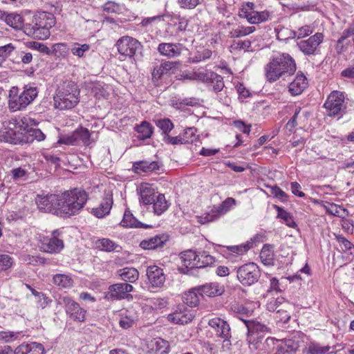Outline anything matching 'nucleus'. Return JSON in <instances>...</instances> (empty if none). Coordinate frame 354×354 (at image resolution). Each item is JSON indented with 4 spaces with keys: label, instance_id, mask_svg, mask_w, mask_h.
Instances as JSON below:
<instances>
[{
    "label": "nucleus",
    "instance_id": "412c9836",
    "mask_svg": "<svg viewBox=\"0 0 354 354\" xmlns=\"http://www.w3.org/2000/svg\"><path fill=\"white\" fill-rule=\"evenodd\" d=\"M133 287L127 283H118L111 285L109 288L111 298L120 300L127 298L129 293L133 291Z\"/></svg>",
    "mask_w": 354,
    "mask_h": 354
},
{
    "label": "nucleus",
    "instance_id": "338daca9",
    "mask_svg": "<svg viewBox=\"0 0 354 354\" xmlns=\"http://www.w3.org/2000/svg\"><path fill=\"white\" fill-rule=\"evenodd\" d=\"M52 53H54L55 56L57 57H66L68 54V48L65 44L64 43H58L55 44L53 46V50H51Z\"/></svg>",
    "mask_w": 354,
    "mask_h": 354
},
{
    "label": "nucleus",
    "instance_id": "4468645a",
    "mask_svg": "<svg viewBox=\"0 0 354 354\" xmlns=\"http://www.w3.org/2000/svg\"><path fill=\"white\" fill-rule=\"evenodd\" d=\"M29 118H23L20 130H23V145L32 143L34 140L42 141L46 138L45 134L39 129L28 127Z\"/></svg>",
    "mask_w": 354,
    "mask_h": 354
},
{
    "label": "nucleus",
    "instance_id": "7c9ffc66",
    "mask_svg": "<svg viewBox=\"0 0 354 354\" xmlns=\"http://www.w3.org/2000/svg\"><path fill=\"white\" fill-rule=\"evenodd\" d=\"M352 37L354 44V24L344 30L338 39L335 49L338 53L344 52L349 44L348 37Z\"/></svg>",
    "mask_w": 354,
    "mask_h": 354
},
{
    "label": "nucleus",
    "instance_id": "4c0bfd02",
    "mask_svg": "<svg viewBox=\"0 0 354 354\" xmlns=\"http://www.w3.org/2000/svg\"><path fill=\"white\" fill-rule=\"evenodd\" d=\"M21 92L27 106L34 102L39 93L38 88L32 84L25 85Z\"/></svg>",
    "mask_w": 354,
    "mask_h": 354
},
{
    "label": "nucleus",
    "instance_id": "6e6d98bb",
    "mask_svg": "<svg viewBox=\"0 0 354 354\" xmlns=\"http://www.w3.org/2000/svg\"><path fill=\"white\" fill-rule=\"evenodd\" d=\"M95 245L98 249L105 252H112L118 246L115 242L106 238L97 240Z\"/></svg>",
    "mask_w": 354,
    "mask_h": 354
},
{
    "label": "nucleus",
    "instance_id": "f704fd0d",
    "mask_svg": "<svg viewBox=\"0 0 354 354\" xmlns=\"http://www.w3.org/2000/svg\"><path fill=\"white\" fill-rule=\"evenodd\" d=\"M120 225L126 227H143L148 228L150 225H145L138 221L128 209H126L124 214L123 219Z\"/></svg>",
    "mask_w": 354,
    "mask_h": 354
},
{
    "label": "nucleus",
    "instance_id": "49530a36",
    "mask_svg": "<svg viewBox=\"0 0 354 354\" xmlns=\"http://www.w3.org/2000/svg\"><path fill=\"white\" fill-rule=\"evenodd\" d=\"M135 130L138 133V138L140 140H146L151 136L153 127L149 122L143 121L135 127Z\"/></svg>",
    "mask_w": 354,
    "mask_h": 354
},
{
    "label": "nucleus",
    "instance_id": "09e8293b",
    "mask_svg": "<svg viewBox=\"0 0 354 354\" xmlns=\"http://www.w3.org/2000/svg\"><path fill=\"white\" fill-rule=\"evenodd\" d=\"M4 21L7 25L15 29L24 28V19L20 15L16 13L6 15Z\"/></svg>",
    "mask_w": 354,
    "mask_h": 354
},
{
    "label": "nucleus",
    "instance_id": "4be33fe9",
    "mask_svg": "<svg viewBox=\"0 0 354 354\" xmlns=\"http://www.w3.org/2000/svg\"><path fill=\"white\" fill-rule=\"evenodd\" d=\"M236 204L234 198L229 197L227 198L218 207L212 209L213 214H207L203 219V223H209L214 221L219 215L225 214L228 212L230 208Z\"/></svg>",
    "mask_w": 354,
    "mask_h": 354
},
{
    "label": "nucleus",
    "instance_id": "de8ad7c7",
    "mask_svg": "<svg viewBox=\"0 0 354 354\" xmlns=\"http://www.w3.org/2000/svg\"><path fill=\"white\" fill-rule=\"evenodd\" d=\"M274 208L277 211V218L282 219L286 225L290 227L295 228L297 227V224L290 213L277 205H274Z\"/></svg>",
    "mask_w": 354,
    "mask_h": 354
},
{
    "label": "nucleus",
    "instance_id": "6ab92c4d",
    "mask_svg": "<svg viewBox=\"0 0 354 354\" xmlns=\"http://www.w3.org/2000/svg\"><path fill=\"white\" fill-rule=\"evenodd\" d=\"M183 45L180 43H160L158 46L157 50L162 56L167 58H176L183 51Z\"/></svg>",
    "mask_w": 354,
    "mask_h": 354
},
{
    "label": "nucleus",
    "instance_id": "052dcab7",
    "mask_svg": "<svg viewBox=\"0 0 354 354\" xmlns=\"http://www.w3.org/2000/svg\"><path fill=\"white\" fill-rule=\"evenodd\" d=\"M156 124L162 130V133L166 135V136L174 129L173 123L168 118L158 120L156 122Z\"/></svg>",
    "mask_w": 354,
    "mask_h": 354
},
{
    "label": "nucleus",
    "instance_id": "c85d7f7f",
    "mask_svg": "<svg viewBox=\"0 0 354 354\" xmlns=\"http://www.w3.org/2000/svg\"><path fill=\"white\" fill-rule=\"evenodd\" d=\"M159 168L160 165L157 161L141 160L133 164V170L138 174L152 172L158 170Z\"/></svg>",
    "mask_w": 354,
    "mask_h": 354
},
{
    "label": "nucleus",
    "instance_id": "2f4dec72",
    "mask_svg": "<svg viewBox=\"0 0 354 354\" xmlns=\"http://www.w3.org/2000/svg\"><path fill=\"white\" fill-rule=\"evenodd\" d=\"M270 13L267 11H246L245 12V17L250 24H260L268 21L270 19Z\"/></svg>",
    "mask_w": 354,
    "mask_h": 354
},
{
    "label": "nucleus",
    "instance_id": "9b49d317",
    "mask_svg": "<svg viewBox=\"0 0 354 354\" xmlns=\"http://www.w3.org/2000/svg\"><path fill=\"white\" fill-rule=\"evenodd\" d=\"M344 102V95L343 93L335 91L328 95L324 106L326 108L329 116H335L342 112Z\"/></svg>",
    "mask_w": 354,
    "mask_h": 354
},
{
    "label": "nucleus",
    "instance_id": "69168bd1",
    "mask_svg": "<svg viewBox=\"0 0 354 354\" xmlns=\"http://www.w3.org/2000/svg\"><path fill=\"white\" fill-rule=\"evenodd\" d=\"M164 141L167 144L175 145L190 143L192 142V140L187 139L186 138H183V136H181L172 137L167 135L164 138Z\"/></svg>",
    "mask_w": 354,
    "mask_h": 354
},
{
    "label": "nucleus",
    "instance_id": "aec40b11",
    "mask_svg": "<svg viewBox=\"0 0 354 354\" xmlns=\"http://www.w3.org/2000/svg\"><path fill=\"white\" fill-rule=\"evenodd\" d=\"M147 276L149 283L155 288L162 286L166 279L163 270L157 266H149L147 269Z\"/></svg>",
    "mask_w": 354,
    "mask_h": 354
},
{
    "label": "nucleus",
    "instance_id": "c756f323",
    "mask_svg": "<svg viewBox=\"0 0 354 354\" xmlns=\"http://www.w3.org/2000/svg\"><path fill=\"white\" fill-rule=\"evenodd\" d=\"M179 62H170V61H165L160 64V65L157 66L153 68L152 72V79L153 81L159 80L161 77L169 73L171 69L176 68Z\"/></svg>",
    "mask_w": 354,
    "mask_h": 354
},
{
    "label": "nucleus",
    "instance_id": "37998d69",
    "mask_svg": "<svg viewBox=\"0 0 354 354\" xmlns=\"http://www.w3.org/2000/svg\"><path fill=\"white\" fill-rule=\"evenodd\" d=\"M330 348V346H322L319 342L310 341L304 351L306 354H326Z\"/></svg>",
    "mask_w": 354,
    "mask_h": 354
},
{
    "label": "nucleus",
    "instance_id": "774afa93",
    "mask_svg": "<svg viewBox=\"0 0 354 354\" xmlns=\"http://www.w3.org/2000/svg\"><path fill=\"white\" fill-rule=\"evenodd\" d=\"M274 318L279 323H287L290 319V315L286 310L279 308L277 310Z\"/></svg>",
    "mask_w": 354,
    "mask_h": 354
},
{
    "label": "nucleus",
    "instance_id": "20e7f679",
    "mask_svg": "<svg viewBox=\"0 0 354 354\" xmlns=\"http://www.w3.org/2000/svg\"><path fill=\"white\" fill-rule=\"evenodd\" d=\"M55 105L59 109H70L80 102V89L72 81L64 82L54 97Z\"/></svg>",
    "mask_w": 354,
    "mask_h": 354
},
{
    "label": "nucleus",
    "instance_id": "0eeeda50",
    "mask_svg": "<svg viewBox=\"0 0 354 354\" xmlns=\"http://www.w3.org/2000/svg\"><path fill=\"white\" fill-rule=\"evenodd\" d=\"M92 142L89 131L84 127L77 128L69 134L59 137L57 143L66 145L89 146Z\"/></svg>",
    "mask_w": 354,
    "mask_h": 354
},
{
    "label": "nucleus",
    "instance_id": "b1692460",
    "mask_svg": "<svg viewBox=\"0 0 354 354\" xmlns=\"http://www.w3.org/2000/svg\"><path fill=\"white\" fill-rule=\"evenodd\" d=\"M169 240V236L165 234H157L148 239L142 241L140 246L144 250H155L162 248Z\"/></svg>",
    "mask_w": 354,
    "mask_h": 354
},
{
    "label": "nucleus",
    "instance_id": "e433bc0d",
    "mask_svg": "<svg viewBox=\"0 0 354 354\" xmlns=\"http://www.w3.org/2000/svg\"><path fill=\"white\" fill-rule=\"evenodd\" d=\"M201 298H202V296L198 292V287L192 288L189 291L185 292L183 296V302L190 307H195L198 306Z\"/></svg>",
    "mask_w": 354,
    "mask_h": 354
},
{
    "label": "nucleus",
    "instance_id": "13d9d810",
    "mask_svg": "<svg viewBox=\"0 0 354 354\" xmlns=\"http://www.w3.org/2000/svg\"><path fill=\"white\" fill-rule=\"evenodd\" d=\"M89 50L90 46L88 44H80L78 43H75L71 48L72 54L78 57H84V54L88 52Z\"/></svg>",
    "mask_w": 354,
    "mask_h": 354
},
{
    "label": "nucleus",
    "instance_id": "58836bf2",
    "mask_svg": "<svg viewBox=\"0 0 354 354\" xmlns=\"http://www.w3.org/2000/svg\"><path fill=\"white\" fill-rule=\"evenodd\" d=\"M89 88L91 93L97 99L106 98L109 95V86L103 82H93Z\"/></svg>",
    "mask_w": 354,
    "mask_h": 354
},
{
    "label": "nucleus",
    "instance_id": "c9c22d12",
    "mask_svg": "<svg viewBox=\"0 0 354 354\" xmlns=\"http://www.w3.org/2000/svg\"><path fill=\"white\" fill-rule=\"evenodd\" d=\"M121 279L129 283H135L139 278V272L134 268H124L117 271Z\"/></svg>",
    "mask_w": 354,
    "mask_h": 354
},
{
    "label": "nucleus",
    "instance_id": "79ce46f5",
    "mask_svg": "<svg viewBox=\"0 0 354 354\" xmlns=\"http://www.w3.org/2000/svg\"><path fill=\"white\" fill-rule=\"evenodd\" d=\"M240 319L244 322L245 324V326L248 329V334H256L258 335H261L260 333H263L264 331H266L268 328L261 324L259 322H256L254 320H248L246 319L240 317Z\"/></svg>",
    "mask_w": 354,
    "mask_h": 354
},
{
    "label": "nucleus",
    "instance_id": "7ed1b4c3",
    "mask_svg": "<svg viewBox=\"0 0 354 354\" xmlns=\"http://www.w3.org/2000/svg\"><path fill=\"white\" fill-rule=\"evenodd\" d=\"M55 24V18L51 13L41 12L34 16L32 23L24 26V32L33 38L44 40L49 37L50 30Z\"/></svg>",
    "mask_w": 354,
    "mask_h": 354
},
{
    "label": "nucleus",
    "instance_id": "dca6fc26",
    "mask_svg": "<svg viewBox=\"0 0 354 354\" xmlns=\"http://www.w3.org/2000/svg\"><path fill=\"white\" fill-rule=\"evenodd\" d=\"M194 317L192 310L185 305H179L175 311L167 316L168 320L176 324H187L191 322Z\"/></svg>",
    "mask_w": 354,
    "mask_h": 354
},
{
    "label": "nucleus",
    "instance_id": "bb28decb",
    "mask_svg": "<svg viewBox=\"0 0 354 354\" xmlns=\"http://www.w3.org/2000/svg\"><path fill=\"white\" fill-rule=\"evenodd\" d=\"M14 354H44V348L39 343L24 342L15 348Z\"/></svg>",
    "mask_w": 354,
    "mask_h": 354
},
{
    "label": "nucleus",
    "instance_id": "423d86ee",
    "mask_svg": "<svg viewBox=\"0 0 354 354\" xmlns=\"http://www.w3.org/2000/svg\"><path fill=\"white\" fill-rule=\"evenodd\" d=\"M116 47L118 53L125 57L136 59L138 55H140L142 50V45L136 39L123 36L116 42Z\"/></svg>",
    "mask_w": 354,
    "mask_h": 354
},
{
    "label": "nucleus",
    "instance_id": "1a4fd4ad",
    "mask_svg": "<svg viewBox=\"0 0 354 354\" xmlns=\"http://www.w3.org/2000/svg\"><path fill=\"white\" fill-rule=\"evenodd\" d=\"M236 273L238 280L245 286L255 283L261 277L260 270L254 263H245L239 267Z\"/></svg>",
    "mask_w": 354,
    "mask_h": 354
},
{
    "label": "nucleus",
    "instance_id": "a19ab883",
    "mask_svg": "<svg viewBox=\"0 0 354 354\" xmlns=\"http://www.w3.org/2000/svg\"><path fill=\"white\" fill-rule=\"evenodd\" d=\"M283 32H288L287 39H301L311 35L313 32V29L310 26L306 25L299 28L297 30H289L288 29L281 30V32H279V34L282 33ZM284 39H286V38Z\"/></svg>",
    "mask_w": 354,
    "mask_h": 354
},
{
    "label": "nucleus",
    "instance_id": "0e129e2a",
    "mask_svg": "<svg viewBox=\"0 0 354 354\" xmlns=\"http://www.w3.org/2000/svg\"><path fill=\"white\" fill-rule=\"evenodd\" d=\"M227 249L232 253V255H233L234 254H236L238 255H243L250 249V243H248L245 244H241L239 245L227 246Z\"/></svg>",
    "mask_w": 354,
    "mask_h": 354
},
{
    "label": "nucleus",
    "instance_id": "8fccbe9b",
    "mask_svg": "<svg viewBox=\"0 0 354 354\" xmlns=\"http://www.w3.org/2000/svg\"><path fill=\"white\" fill-rule=\"evenodd\" d=\"M216 262L215 258L209 254L206 251H203L198 254V258L196 263V268H203L212 266Z\"/></svg>",
    "mask_w": 354,
    "mask_h": 354
},
{
    "label": "nucleus",
    "instance_id": "864d4df0",
    "mask_svg": "<svg viewBox=\"0 0 354 354\" xmlns=\"http://www.w3.org/2000/svg\"><path fill=\"white\" fill-rule=\"evenodd\" d=\"M263 337L253 334H248L247 341L248 343L249 348L251 351L259 350L261 351L262 346V340Z\"/></svg>",
    "mask_w": 354,
    "mask_h": 354
},
{
    "label": "nucleus",
    "instance_id": "f8f14e48",
    "mask_svg": "<svg viewBox=\"0 0 354 354\" xmlns=\"http://www.w3.org/2000/svg\"><path fill=\"white\" fill-rule=\"evenodd\" d=\"M324 35L317 32L308 39L301 40L297 43L299 50L306 55H315L318 52L319 45L322 43Z\"/></svg>",
    "mask_w": 354,
    "mask_h": 354
},
{
    "label": "nucleus",
    "instance_id": "5701e85b",
    "mask_svg": "<svg viewBox=\"0 0 354 354\" xmlns=\"http://www.w3.org/2000/svg\"><path fill=\"white\" fill-rule=\"evenodd\" d=\"M147 354H167L169 344L167 341L158 337L151 339L147 344Z\"/></svg>",
    "mask_w": 354,
    "mask_h": 354
},
{
    "label": "nucleus",
    "instance_id": "f3484780",
    "mask_svg": "<svg viewBox=\"0 0 354 354\" xmlns=\"http://www.w3.org/2000/svg\"><path fill=\"white\" fill-rule=\"evenodd\" d=\"M8 107L10 112L24 111L27 108L22 93L17 86H12L8 96Z\"/></svg>",
    "mask_w": 354,
    "mask_h": 354
},
{
    "label": "nucleus",
    "instance_id": "c03bdc74",
    "mask_svg": "<svg viewBox=\"0 0 354 354\" xmlns=\"http://www.w3.org/2000/svg\"><path fill=\"white\" fill-rule=\"evenodd\" d=\"M157 194L148 185H142L140 188V201L145 205H151Z\"/></svg>",
    "mask_w": 354,
    "mask_h": 354
},
{
    "label": "nucleus",
    "instance_id": "ea45409f",
    "mask_svg": "<svg viewBox=\"0 0 354 354\" xmlns=\"http://www.w3.org/2000/svg\"><path fill=\"white\" fill-rule=\"evenodd\" d=\"M151 205H153L154 214L157 215H161L168 209L169 205L162 194H158Z\"/></svg>",
    "mask_w": 354,
    "mask_h": 354
},
{
    "label": "nucleus",
    "instance_id": "e2e57ef3",
    "mask_svg": "<svg viewBox=\"0 0 354 354\" xmlns=\"http://www.w3.org/2000/svg\"><path fill=\"white\" fill-rule=\"evenodd\" d=\"M231 310L238 315V317L243 318L244 316H248L251 311L243 304H234L231 306Z\"/></svg>",
    "mask_w": 354,
    "mask_h": 354
},
{
    "label": "nucleus",
    "instance_id": "bf43d9fd",
    "mask_svg": "<svg viewBox=\"0 0 354 354\" xmlns=\"http://www.w3.org/2000/svg\"><path fill=\"white\" fill-rule=\"evenodd\" d=\"M212 77V79H211L209 84L213 86V90L216 93L221 91L225 86L223 77L214 73Z\"/></svg>",
    "mask_w": 354,
    "mask_h": 354
},
{
    "label": "nucleus",
    "instance_id": "cd10ccee",
    "mask_svg": "<svg viewBox=\"0 0 354 354\" xmlns=\"http://www.w3.org/2000/svg\"><path fill=\"white\" fill-rule=\"evenodd\" d=\"M198 292L203 296L216 297L221 295L224 292V288L217 283H209L203 286H198Z\"/></svg>",
    "mask_w": 354,
    "mask_h": 354
},
{
    "label": "nucleus",
    "instance_id": "ddd939ff",
    "mask_svg": "<svg viewBox=\"0 0 354 354\" xmlns=\"http://www.w3.org/2000/svg\"><path fill=\"white\" fill-rule=\"evenodd\" d=\"M301 342V335L299 333L295 334L291 338L279 340L274 354H295Z\"/></svg>",
    "mask_w": 354,
    "mask_h": 354
},
{
    "label": "nucleus",
    "instance_id": "3c124183",
    "mask_svg": "<svg viewBox=\"0 0 354 354\" xmlns=\"http://www.w3.org/2000/svg\"><path fill=\"white\" fill-rule=\"evenodd\" d=\"M279 342V340L276 339L275 338L268 337L263 343L262 342L261 351H263V352L261 353L260 351H257L255 354H274L277 351V346L278 345Z\"/></svg>",
    "mask_w": 354,
    "mask_h": 354
},
{
    "label": "nucleus",
    "instance_id": "5fc2aeb1",
    "mask_svg": "<svg viewBox=\"0 0 354 354\" xmlns=\"http://www.w3.org/2000/svg\"><path fill=\"white\" fill-rule=\"evenodd\" d=\"M212 55V50L207 48L203 49L202 50H197L192 57H189V62L198 63L205 61L209 59Z\"/></svg>",
    "mask_w": 354,
    "mask_h": 354
},
{
    "label": "nucleus",
    "instance_id": "a18cd8bd",
    "mask_svg": "<svg viewBox=\"0 0 354 354\" xmlns=\"http://www.w3.org/2000/svg\"><path fill=\"white\" fill-rule=\"evenodd\" d=\"M260 259L262 263L266 266H273L274 261V254L272 246L265 244L260 252Z\"/></svg>",
    "mask_w": 354,
    "mask_h": 354
},
{
    "label": "nucleus",
    "instance_id": "39448f33",
    "mask_svg": "<svg viewBox=\"0 0 354 354\" xmlns=\"http://www.w3.org/2000/svg\"><path fill=\"white\" fill-rule=\"evenodd\" d=\"M21 120L12 118L3 123L0 129V141L12 145H23V130H20Z\"/></svg>",
    "mask_w": 354,
    "mask_h": 354
},
{
    "label": "nucleus",
    "instance_id": "72a5a7b5",
    "mask_svg": "<svg viewBox=\"0 0 354 354\" xmlns=\"http://www.w3.org/2000/svg\"><path fill=\"white\" fill-rule=\"evenodd\" d=\"M120 326L124 329L131 328L136 323L137 316L133 309L126 310L120 314Z\"/></svg>",
    "mask_w": 354,
    "mask_h": 354
},
{
    "label": "nucleus",
    "instance_id": "680f3d73",
    "mask_svg": "<svg viewBox=\"0 0 354 354\" xmlns=\"http://www.w3.org/2000/svg\"><path fill=\"white\" fill-rule=\"evenodd\" d=\"M251 47V41L250 40H238L233 41L231 46V51L233 50H241L248 51Z\"/></svg>",
    "mask_w": 354,
    "mask_h": 354
},
{
    "label": "nucleus",
    "instance_id": "f03ea898",
    "mask_svg": "<svg viewBox=\"0 0 354 354\" xmlns=\"http://www.w3.org/2000/svg\"><path fill=\"white\" fill-rule=\"evenodd\" d=\"M294 59L288 53H278L273 56L265 68L268 81L275 82L282 75H292L296 71Z\"/></svg>",
    "mask_w": 354,
    "mask_h": 354
},
{
    "label": "nucleus",
    "instance_id": "473e14b6",
    "mask_svg": "<svg viewBox=\"0 0 354 354\" xmlns=\"http://www.w3.org/2000/svg\"><path fill=\"white\" fill-rule=\"evenodd\" d=\"M198 258V254L192 250L184 251L180 254V259L185 268H196Z\"/></svg>",
    "mask_w": 354,
    "mask_h": 354
},
{
    "label": "nucleus",
    "instance_id": "a878e982",
    "mask_svg": "<svg viewBox=\"0 0 354 354\" xmlns=\"http://www.w3.org/2000/svg\"><path fill=\"white\" fill-rule=\"evenodd\" d=\"M308 82L304 74H297L292 82L288 86V91L292 96H297L303 93L307 88Z\"/></svg>",
    "mask_w": 354,
    "mask_h": 354
},
{
    "label": "nucleus",
    "instance_id": "393cba45",
    "mask_svg": "<svg viewBox=\"0 0 354 354\" xmlns=\"http://www.w3.org/2000/svg\"><path fill=\"white\" fill-rule=\"evenodd\" d=\"M113 203L112 194L109 192L106 193L99 207L93 208L92 213L97 218H103L110 213Z\"/></svg>",
    "mask_w": 354,
    "mask_h": 354
},
{
    "label": "nucleus",
    "instance_id": "6e6552de",
    "mask_svg": "<svg viewBox=\"0 0 354 354\" xmlns=\"http://www.w3.org/2000/svg\"><path fill=\"white\" fill-rule=\"evenodd\" d=\"M57 305L63 306L68 317L79 322L86 319V310L81 308L79 304L68 296H60L57 299Z\"/></svg>",
    "mask_w": 354,
    "mask_h": 354
},
{
    "label": "nucleus",
    "instance_id": "a211bd4d",
    "mask_svg": "<svg viewBox=\"0 0 354 354\" xmlns=\"http://www.w3.org/2000/svg\"><path fill=\"white\" fill-rule=\"evenodd\" d=\"M36 203L41 211L57 215V209L59 206V195L50 194L40 197Z\"/></svg>",
    "mask_w": 354,
    "mask_h": 354
},
{
    "label": "nucleus",
    "instance_id": "603ef678",
    "mask_svg": "<svg viewBox=\"0 0 354 354\" xmlns=\"http://www.w3.org/2000/svg\"><path fill=\"white\" fill-rule=\"evenodd\" d=\"M53 282L55 285L63 288H71L73 283V279L69 276L63 274L54 275Z\"/></svg>",
    "mask_w": 354,
    "mask_h": 354
},
{
    "label": "nucleus",
    "instance_id": "4d7b16f0",
    "mask_svg": "<svg viewBox=\"0 0 354 354\" xmlns=\"http://www.w3.org/2000/svg\"><path fill=\"white\" fill-rule=\"evenodd\" d=\"M214 72L208 71V70H198L197 71L194 72V78H196V80H199L203 83L209 84L211 79H212V75Z\"/></svg>",
    "mask_w": 354,
    "mask_h": 354
},
{
    "label": "nucleus",
    "instance_id": "9d476101",
    "mask_svg": "<svg viewBox=\"0 0 354 354\" xmlns=\"http://www.w3.org/2000/svg\"><path fill=\"white\" fill-rule=\"evenodd\" d=\"M208 325L214 330L218 337L223 339V343L226 346L231 345V328L226 321L219 317H214L209 320Z\"/></svg>",
    "mask_w": 354,
    "mask_h": 354
},
{
    "label": "nucleus",
    "instance_id": "2eb2a0df",
    "mask_svg": "<svg viewBox=\"0 0 354 354\" xmlns=\"http://www.w3.org/2000/svg\"><path fill=\"white\" fill-rule=\"evenodd\" d=\"M58 235V231L55 230L51 237L43 238L39 246L40 250L50 254L59 253L64 248V245L63 241L57 238Z\"/></svg>",
    "mask_w": 354,
    "mask_h": 354
},
{
    "label": "nucleus",
    "instance_id": "f257e3e1",
    "mask_svg": "<svg viewBox=\"0 0 354 354\" xmlns=\"http://www.w3.org/2000/svg\"><path fill=\"white\" fill-rule=\"evenodd\" d=\"M88 200V194L83 189H73L59 195L57 216L71 217L78 214Z\"/></svg>",
    "mask_w": 354,
    "mask_h": 354
}]
</instances>
